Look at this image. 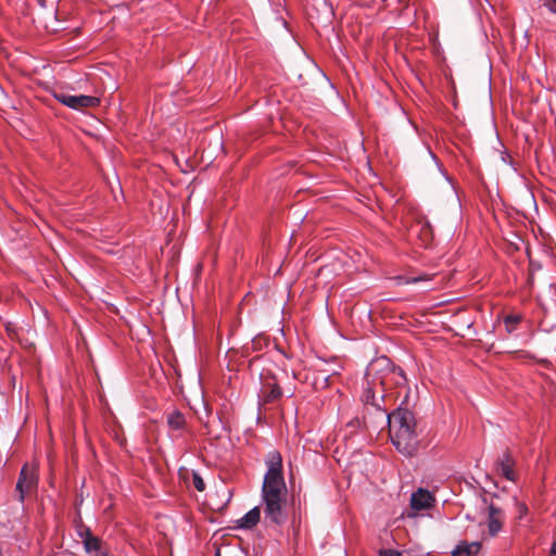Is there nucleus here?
Returning <instances> with one entry per match:
<instances>
[{
	"mask_svg": "<svg viewBox=\"0 0 556 556\" xmlns=\"http://www.w3.org/2000/svg\"><path fill=\"white\" fill-rule=\"evenodd\" d=\"M406 384L407 378L401 367L395 366L386 356L378 357L367 366L361 399L365 405L386 412L382 403L387 389L392 386L403 388Z\"/></svg>",
	"mask_w": 556,
	"mask_h": 556,
	"instance_id": "f257e3e1",
	"label": "nucleus"
},
{
	"mask_svg": "<svg viewBox=\"0 0 556 556\" xmlns=\"http://www.w3.org/2000/svg\"><path fill=\"white\" fill-rule=\"evenodd\" d=\"M389 435L392 444L404 456H412L418 447L416 419L407 408L399 407L388 414Z\"/></svg>",
	"mask_w": 556,
	"mask_h": 556,
	"instance_id": "f03ea898",
	"label": "nucleus"
},
{
	"mask_svg": "<svg viewBox=\"0 0 556 556\" xmlns=\"http://www.w3.org/2000/svg\"><path fill=\"white\" fill-rule=\"evenodd\" d=\"M287 496L286 484L262 486L265 520L275 525H282L287 521Z\"/></svg>",
	"mask_w": 556,
	"mask_h": 556,
	"instance_id": "7ed1b4c3",
	"label": "nucleus"
},
{
	"mask_svg": "<svg viewBox=\"0 0 556 556\" xmlns=\"http://www.w3.org/2000/svg\"><path fill=\"white\" fill-rule=\"evenodd\" d=\"M37 483V467L35 465L25 464L21 469L16 483V492L18 493V500L21 503L24 502L27 494H30L36 490Z\"/></svg>",
	"mask_w": 556,
	"mask_h": 556,
	"instance_id": "20e7f679",
	"label": "nucleus"
},
{
	"mask_svg": "<svg viewBox=\"0 0 556 556\" xmlns=\"http://www.w3.org/2000/svg\"><path fill=\"white\" fill-rule=\"evenodd\" d=\"M267 472L263 485L286 484L282 476V457L276 450L270 451L266 456Z\"/></svg>",
	"mask_w": 556,
	"mask_h": 556,
	"instance_id": "39448f33",
	"label": "nucleus"
},
{
	"mask_svg": "<svg viewBox=\"0 0 556 556\" xmlns=\"http://www.w3.org/2000/svg\"><path fill=\"white\" fill-rule=\"evenodd\" d=\"M54 98L62 104L73 110H84L96 108L100 104V99L93 96L68 94L66 92H54Z\"/></svg>",
	"mask_w": 556,
	"mask_h": 556,
	"instance_id": "423d86ee",
	"label": "nucleus"
},
{
	"mask_svg": "<svg viewBox=\"0 0 556 556\" xmlns=\"http://www.w3.org/2000/svg\"><path fill=\"white\" fill-rule=\"evenodd\" d=\"M78 536L81 539L87 554L90 556H108L102 540L93 535L89 528L78 531Z\"/></svg>",
	"mask_w": 556,
	"mask_h": 556,
	"instance_id": "0eeeda50",
	"label": "nucleus"
},
{
	"mask_svg": "<svg viewBox=\"0 0 556 556\" xmlns=\"http://www.w3.org/2000/svg\"><path fill=\"white\" fill-rule=\"evenodd\" d=\"M505 520V513L504 510L495 505L494 503H491L488 506V513H486V526H488V532L491 536H496L503 529Z\"/></svg>",
	"mask_w": 556,
	"mask_h": 556,
	"instance_id": "6e6552de",
	"label": "nucleus"
},
{
	"mask_svg": "<svg viewBox=\"0 0 556 556\" xmlns=\"http://www.w3.org/2000/svg\"><path fill=\"white\" fill-rule=\"evenodd\" d=\"M434 503V495L422 488H419L410 496V508L416 513L430 509Z\"/></svg>",
	"mask_w": 556,
	"mask_h": 556,
	"instance_id": "1a4fd4ad",
	"label": "nucleus"
},
{
	"mask_svg": "<svg viewBox=\"0 0 556 556\" xmlns=\"http://www.w3.org/2000/svg\"><path fill=\"white\" fill-rule=\"evenodd\" d=\"M515 460L508 452H505L497 462L498 472L507 480L515 481L516 476L514 471Z\"/></svg>",
	"mask_w": 556,
	"mask_h": 556,
	"instance_id": "9d476101",
	"label": "nucleus"
},
{
	"mask_svg": "<svg viewBox=\"0 0 556 556\" xmlns=\"http://www.w3.org/2000/svg\"><path fill=\"white\" fill-rule=\"evenodd\" d=\"M481 548L479 542L460 541L451 552L452 556H476Z\"/></svg>",
	"mask_w": 556,
	"mask_h": 556,
	"instance_id": "9b49d317",
	"label": "nucleus"
},
{
	"mask_svg": "<svg viewBox=\"0 0 556 556\" xmlns=\"http://www.w3.org/2000/svg\"><path fill=\"white\" fill-rule=\"evenodd\" d=\"M261 518L260 507H254L250 509L243 517L237 520V528L239 529H252L258 522Z\"/></svg>",
	"mask_w": 556,
	"mask_h": 556,
	"instance_id": "f8f14e48",
	"label": "nucleus"
},
{
	"mask_svg": "<svg viewBox=\"0 0 556 556\" xmlns=\"http://www.w3.org/2000/svg\"><path fill=\"white\" fill-rule=\"evenodd\" d=\"M435 277L434 274H421L418 276H396L394 277V280L397 286L401 285H409V283H419V282H427L433 280Z\"/></svg>",
	"mask_w": 556,
	"mask_h": 556,
	"instance_id": "ddd939ff",
	"label": "nucleus"
},
{
	"mask_svg": "<svg viewBox=\"0 0 556 556\" xmlns=\"http://www.w3.org/2000/svg\"><path fill=\"white\" fill-rule=\"evenodd\" d=\"M167 425L172 430H181L186 426L185 416L180 412L174 410L167 416Z\"/></svg>",
	"mask_w": 556,
	"mask_h": 556,
	"instance_id": "4468645a",
	"label": "nucleus"
},
{
	"mask_svg": "<svg viewBox=\"0 0 556 556\" xmlns=\"http://www.w3.org/2000/svg\"><path fill=\"white\" fill-rule=\"evenodd\" d=\"M263 392L266 402L276 401L282 395L280 387L276 383H266Z\"/></svg>",
	"mask_w": 556,
	"mask_h": 556,
	"instance_id": "2eb2a0df",
	"label": "nucleus"
},
{
	"mask_svg": "<svg viewBox=\"0 0 556 556\" xmlns=\"http://www.w3.org/2000/svg\"><path fill=\"white\" fill-rule=\"evenodd\" d=\"M520 320H521L520 315H507L504 318V324H505L507 332L511 333L513 331H515V329H516L517 325L520 323Z\"/></svg>",
	"mask_w": 556,
	"mask_h": 556,
	"instance_id": "dca6fc26",
	"label": "nucleus"
},
{
	"mask_svg": "<svg viewBox=\"0 0 556 556\" xmlns=\"http://www.w3.org/2000/svg\"><path fill=\"white\" fill-rule=\"evenodd\" d=\"M515 507L517 510V518L522 519L528 514V507L525 503L514 498Z\"/></svg>",
	"mask_w": 556,
	"mask_h": 556,
	"instance_id": "f3484780",
	"label": "nucleus"
},
{
	"mask_svg": "<svg viewBox=\"0 0 556 556\" xmlns=\"http://www.w3.org/2000/svg\"><path fill=\"white\" fill-rule=\"evenodd\" d=\"M192 483H193V486L199 492H203L205 490V483H204L202 477L198 472L192 473Z\"/></svg>",
	"mask_w": 556,
	"mask_h": 556,
	"instance_id": "a211bd4d",
	"label": "nucleus"
},
{
	"mask_svg": "<svg viewBox=\"0 0 556 556\" xmlns=\"http://www.w3.org/2000/svg\"><path fill=\"white\" fill-rule=\"evenodd\" d=\"M5 331H7V334L9 336L10 339H16L17 338V330H16V327L11 324V323H8L5 325Z\"/></svg>",
	"mask_w": 556,
	"mask_h": 556,
	"instance_id": "6ab92c4d",
	"label": "nucleus"
},
{
	"mask_svg": "<svg viewBox=\"0 0 556 556\" xmlns=\"http://www.w3.org/2000/svg\"><path fill=\"white\" fill-rule=\"evenodd\" d=\"M380 556H401V553L396 549H380Z\"/></svg>",
	"mask_w": 556,
	"mask_h": 556,
	"instance_id": "aec40b11",
	"label": "nucleus"
},
{
	"mask_svg": "<svg viewBox=\"0 0 556 556\" xmlns=\"http://www.w3.org/2000/svg\"><path fill=\"white\" fill-rule=\"evenodd\" d=\"M549 12L556 14V0H551V2H547L544 4Z\"/></svg>",
	"mask_w": 556,
	"mask_h": 556,
	"instance_id": "412c9836",
	"label": "nucleus"
},
{
	"mask_svg": "<svg viewBox=\"0 0 556 556\" xmlns=\"http://www.w3.org/2000/svg\"><path fill=\"white\" fill-rule=\"evenodd\" d=\"M348 426L352 428H358L361 426V421L356 418L348 424Z\"/></svg>",
	"mask_w": 556,
	"mask_h": 556,
	"instance_id": "4be33fe9",
	"label": "nucleus"
},
{
	"mask_svg": "<svg viewBox=\"0 0 556 556\" xmlns=\"http://www.w3.org/2000/svg\"><path fill=\"white\" fill-rule=\"evenodd\" d=\"M549 556H556V540L552 544Z\"/></svg>",
	"mask_w": 556,
	"mask_h": 556,
	"instance_id": "5701e85b",
	"label": "nucleus"
},
{
	"mask_svg": "<svg viewBox=\"0 0 556 556\" xmlns=\"http://www.w3.org/2000/svg\"><path fill=\"white\" fill-rule=\"evenodd\" d=\"M328 378H329V377H325V378H324V383H325V384L327 383Z\"/></svg>",
	"mask_w": 556,
	"mask_h": 556,
	"instance_id": "b1692460",
	"label": "nucleus"
}]
</instances>
